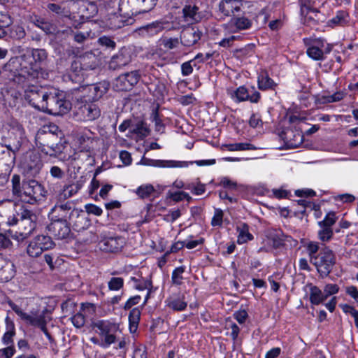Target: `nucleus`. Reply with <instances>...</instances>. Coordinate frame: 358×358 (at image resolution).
Segmentation results:
<instances>
[{
  "label": "nucleus",
  "instance_id": "nucleus-9",
  "mask_svg": "<svg viewBox=\"0 0 358 358\" xmlns=\"http://www.w3.org/2000/svg\"><path fill=\"white\" fill-rule=\"evenodd\" d=\"M93 327L97 329L99 334L103 338L99 345L103 348H108L116 341V333L118 325L108 320H99L93 323Z\"/></svg>",
  "mask_w": 358,
  "mask_h": 358
},
{
  "label": "nucleus",
  "instance_id": "nucleus-15",
  "mask_svg": "<svg viewBox=\"0 0 358 358\" xmlns=\"http://www.w3.org/2000/svg\"><path fill=\"white\" fill-rule=\"evenodd\" d=\"M300 1V12L301 15H304V22L310 24H319L324 22L327 17L318 9L310 6V0Z\"/></svg>",
  "mask_w": 358,
  "mask_h": 358
},
{
  "label": "nucleus",
  "instance_id": "nucleus-30",
  "mask_svg": "<svg viewBox=\"0 0 358 358\" xmlns=\"http://www.w3.org/2000/svg\"><path fill=\"white\" fill-rule=\"evenodd\" d=\"M307 287H309V301L312 305H320L327 299L324 291L317 286L310 283Z\"/></svg>",
  "mask_w": 358,
  "mask_h": 358
},
{
  "label": "nucleus",
  "instance_id": "nucleus-7",
  "mask_svg": "<svg viewBox=\"0 0 358 358\" xmlns=\"http://www.w3.org/2000/svg\"><path fill=\"white\" fill-rule=\"evenodd\" d=\"M303 42L306 46L307 55L313 60L323 61L326 59V55L332 50L333 45L322 38H304Z\"/></svg>",
  "mask_w": 358,
  "mask_h": 358
},
{
  "label": "nucleus",
  "instance_id": "nucleus-11",
  "mask_svg": "<svg viewBox=\"0 0 358 358\" xmlns=\"http://www.w3.org/2000/svg\"><path fill=\"white\" fill-rule=\"evenodd\" d=\"M100 115L101 110L93 101L78 103L74 111V117L78 121H94Z\"/></svg>",
  "mask_w": 358,
  "mask_h": 358
},
{
  "label": "nucleus",
  "instance_id": "nucleus-26",
  "mask_svg": "<svg viewBox=\"0 0 358 358\" xmlns=\"http://www.w3.org/2000/svg\"><path fill=\"white\" fill-rule=\"evenodd\" d=\"M266 236L272 242L275 249L281 248L285 241H289L291 239V236L285 235L282 230L278 229H268Z\"/></svg>",
  "mask_w": 358,
  "mask_h": 358
},
{
  "label": "nucleus",
  "instance_id": "nucleus-57",
  "mask_svg": "<svg viewBox=\"0 0 358 358\" xmlns=\"http://www.w3.org/2000/svg\"><path fill=\"white\" fill-rule=\"evenodd\" d=\"M224 213L220 208H215L214 215L211 220V225L213 227H220L223 222Z\"/></svg>",
  "mask_w": 358,
  "mask_h": 358
},
{
  "label": "nucleus",
  "instance_id": "nucleus-2",
  "mask_svg": "<svg viewBox=\"0 0 358 358\" xmlns=\"http://www.w3.org/2000/svg\"><path fill=\"white\" fill-rule=\"evenodd\" d=\"M13 197L22 203L38 205L44 201L47 191L44 186L35 179H23L18 174H13L10 180Z\"/></svg>",
  "mask_w": 358,
  "mask_h": 358
},
{
  "label": "nucleus",
  "instance_id": "nucleus-5",
  "mask_svg": "<svg viewBox=\"0 0 358 358\" xmlns=\"http://www.w3.org/2000/svg\"><path fill=\"white\" fill-rule=\"evenodd\" d=\"M336 262L335 253L324 245H322L319 255L310 262L315 266L321 278H327L331 273Z\"/></svg>",
  "mask_w": 358,
  "mask_h": 358
},
{
  "label": "nucleus",
  "instance_id": "nucleus-35",
  "mask_svg": "<svg viewBox=\"0 0 358 358\" xmlns=\"http://www.w3.org/2000/svg\"><path fill=\"white\" fill-rule=\"evenodd\" d=\"M167 306L174 311H182L186 309L187 303L185 301V296H171L166 301Z\"/></svg>",
  "mask_w": 358,
  "mask_h": 358
},
{
  "label": "nucleus",
  "instance_id": "nucleus-4",
  "mask_svg": "<svg viewBox=\"0 0 358 358\" xmlns=\"http://www.w3.org/2000/svg\"><path fill=\"white\" fill-rule=\"evenodd\" d=\"M35 143L38 149L44 154L55 156L62 152L59 137L48 127H43L36 134Z\"/></svg>",
  "mask_w": 358,
  "mask_h": 358
},
{
  "label": "nucleus",
  "instance_id": "nucleus-55",
  "mask_svg": "<svg viewBox=\"0 0 358 358\" xmlns=\"http://www.w3.org/2000/svg\"><path fill=\"white\" fill-rule=\"evenodd\" d=\"M185 188L188 190H190L191 192L195 195H201L206 191L205 185L201 184L200 182L197 183L196 185L194 183L188 184L187 185L185 186Z\"/></svg>",
  "mask_w": 358,
  "mask_h": 358
},
{
  "label": "nucleus",
  "instance_id": "nucleus-59",
  "mask_svg": "<svg viewBox=\"0 0 358 358\" xmlns=\"http://www.w3.org/2000/svg\"><path fill=\"white\" fill-rule=\"evenodd\" d=\"M339 289V286L337 284L329 283L325 285L323 291L327 299H328L329 296L337 294Z\"/></svg>",
  "mask_w": 358,
  "mask_h": 358
},
{
  "label": "nucleus",
  "instance_id": "nucleus-63",
  "mask_svg": "<svg viewBox=\"0 0 358 358\" xmlns=\"http://www.w3.org/2000/svg\"><path fill=\"white\" fill-rule=\"evenodd\" d=\"M249 124L252 128H257L259 127H262L263 122L261 116L257 113H253L250 116L249 120Z\"/></svg>",
  "mask_w": 358,
  "mask_h": 358
},
{
  "label": "nucleus",
  "instance_id": "nucleus-48",
  "mask_svg": "<svg viewBox=\"0 0 358 358\" xmlns=\"http://www.w3.org/2000/svg\"><path fill=\"white\" fill-rule=\"evenodd\" d=\"M338 217L334 211H329L327 213L323 220L318 222L319 226L329 227L332 228V226L336 222Z\"/></svg>",
  "mask_w": 358,
  "mask_h": 358
},
{
  "label": "nucleus",
  "instance_id": "nucleus-60",
  "mask_svg": "<svg viewBox=\"0 0 358 358\" xmlns=\"http://www.w3.org/2000/svg\"><path fill=\"white\" fill-rule=\"evenodd\" d=\"M71 322L76 328H80L85 325V317L83 314L78 313L71 317Z\"/></svg>",
  "mask_w": 358,
  "mask_h": 358
},
{
  "label": "nucleus",
  "instance_id": "nucleus-27",
  "mask_svg": "<svg viewBox=\"0 0 358 358\" xmlns=\"http://www.w3.org/2000/svg\"><path fill=\"white\" fill-rule=\"evenodd\" d=\"M242 0H222L218 5L219 11L225 17H229L235 12H239Z\"/></svg>",
  "mask_w": 358,
  "mask_h": 358
},
{
  "label": "nucleus",
  "instance_id": "nucleus-47",
  "mask_svg": "<svg viewBox=\"0 0 358 358\" xmlns=\"http://www.w3.org/2000/svg\"><path fill=\"white\" fill-rule=\"evenodd\" d=\"M254 52L255 45L253 44H248L244 48L236 50L235 55L238 58H245L252 56Z\"/></svg>",
  "mask_w": 358,
  "mask_h": 358
},
{
  "label": "nucleus",
  "instance_id": "nucleus-42",
  "mask_svg": "<svg viewBox=\"0 0 358 358\" xmlns=\"http://www.w3.org/2000/svg\"><path fill=\"white\" fill-rule=\"evenodd\" d=\"M125 22L122 20V17L117 14H113L110 15L107 25L110 29H118L124 26Z\"/></svg>",
  "mask_w": 358,
  "mask_h": 358
},
{
  "label": "nucleus",
  "instance_id": "nucleus-50",
  "mask_svg": "<svg viewBox=\"0 0 358 358\" xmlns=\"http://www.w3.org/2000/svg\"><path fill=\"white\" fill-rule=\"evenodd\" d=\"M83 68L79 57H76L75 59L71 62L70 66V71L77 78L81 79L80 73L83 71Z\"/></svg>",
  "mask_w": 358,
  "mask_h": 358
},
{
  "label": "nucleus",
  "instance_id": "nucleus-39",
  "mask_svg": "<svg viewBox=\"0 0 358 358\" xmlns=\"http://www.w3.org/2000/svg\"><path fill=\"white\" fill-rule=\"evenodd\" d=\"M322 245L323 244L321 247L320 243L316 241H310L306 245L305 247L310 258V262L319 255L320 250L322 248Z\"/></svg>",
  "mask_w": 358,
  "mask_h": 358
},
{
  "label": "nucleus",
  "instance_id": "nucleus-17",
  "mask_svg": "<svg viewBox=\"0 0 358 358\" xmlns=\"http://www.w3.org/2000/svg\"><path fill=\"white\" fill-rule=\"evenodd\" d=\"M141 78L139 71H132L121 74L115 80L114 87L117 91H128L136 85Z\"/></svg>",
  "mask_w": 358,
  "mask_h": 358
},
{
  "label": "nucleus",
  "instance_id": "nucleus-21",
  "mask_svg": "<svg viewBox=\"0 0 358 358\" xmlns=\"http://www.w3.org/2000/svg\"><path fill=\"white\" fill-rule=\"evenodd\" d=\"M47 228L50 234L57 239H64L71 232L68 222L51 220Z\"/></svg>",
  "mask_w": 358,
  "mask_h": 358
},
{
  "label": "nucleus",
  "instance_id": "nucleus-36",
  "mask_svg": "<svg viewBox=\"0 0 358 358\" xmlns=\"http://www.w3.org/2000/svg\"><path fill=\"white\" fill-rule=\"evenodd\" d=\"M199 7L197 6L186 5L182 8L183 16L187 20H191L192 22H198L201 20V16L199 13Z\"/></svg>",
  "mask_w": 358,
  "mask_h": 358
},
{
  "label": "nucleus",
  "instance_id": "nucleus-6",
  "mask_svg": "<svg viewBox=\"0 0 358 358\" xmlns=\"http://www.w3.org/2000/svg\"><path fill=\"white\" fill-rule=\"evenodd\" d=\"M71 103L66 100L62 92L47 93L44 107L42 110L49 114L59 116L69 111Z\"/></svg>",
  "mask_w": 358,
  "mask_h": 358
},
{
  "label": "nucleus",
  "instance_id": "nucleus-29",
  "mask_svg": "<svg viewBox=\"0 0 358 358\" xmlns=\"http://www.w3.org/2000/svg\"><path fill=\"white\" fill-rule=\"evenodd\" d=\"M350 22V15L348 11L339 10L336 13V15L327 22V26L331 28L337 27H345Z\"/></svg>",
  "mask_w": 358,
  "mask_h": 358
},
{
  "label": "nucleus",
  "instance_id": "nucleus-38",
  "mask_svg": "<svg viewBox=\"0 0 358 358\" xmlns=\"http://www.w3.org/2000/svg\"><path fill=\"white\" fill-rule=\"evenodd\" d=\"M34 23L47 34L54 35L56 33V26L43 18L36 17L34 20Z\"/></svg>",
  "mask_w": 358,
  "mask_h": 358
},
{
  "label": "nucleus",
  "instance_id": "nucleus-40",
  "mask_svg": "<svg viewBox=\"0 0 358 358\" xmlns=\"http://www.w3.org/2000/svg\"><path fill=\"white\" fill-rule=\"evenodd\" d=\"M155 192V189L152 185L146 184L139 186L135 191V193L141 199H145L150 197Z\"/></svg>",
  "mask_w": 358,
  "mask_h": 358
},
{
  "label": "nucleus",
  "instance_id": "nucleus-16",
  "mask_svg": "<svg viewBox=\"0 0 358 358\" xmlns=\"http://www.w3.org/2000/svg\"><path fill=\"white\" fill-rule=\"evenodd\" d=\"M47 92L38 86H29L24 92V99L33 107L42 110L44 107Z\"/></svg>",
  "mask_w": 358,
  "mask_h": 358
},
{
  "label": "nucleus",
  "instance_id": "nucleus-32",
  "mask_svg": "<svg viewBox=\"0 0 358 358\" xmlns=\"http://www.w3.org/2000/svg\"><path fill=\"white\" fill-rule=\"evenodd\" d=\"M238 232L237 243L239 245L244 244L254 238L253 235L249 231V225L245 222H241L236 226Z\"/></svg>",
  "mask_w": 358,
  "mask_h": 358
},
{
  "label": "nucleus",
  "instance_id": "nucleus-49",
  "mask_svg": "<svg viewBox=\"0 0 358 358\" xmlns=\"http://www.w3.org/2000/svg\"><path fill=\"white\" fill-rule=\"evenodd\" d=\"M124 279L121 277H112L108 282L109 290L119 291L124 286Z\"/></svg>",
  "mask_w": 358,
  "mask_h": 358
},
{
  "label": "nucleus",
  "instance_id": "nucleus-56",
  "mask_svg": "<svg viewBox=\"0 0 358 358\" xmlns=\"http://www.w3.org/2000/svg\"><path fill=\"white\" fill-rule=\"evenodd\" d=\"M10 36L16 40H21L26 36L24 29L20 25H15L10 29Z\"/></svg>",
  "mask_w": 358,
  "mask_h": 358
},
{
  "label": "nucleus",
  "instance_id": "nucleus-64",
  "mask_svg": "<svg viewBox=\"0 0 358 358\" xmlns=\"http://www.w3.org/2000/svg\"><path fill=\"white\" fill-rule=\"evenodd\" d=\"M85 208L87 214H92L96 216H100L103 213L100 207L92 203L86 204Z\"/></svg>",
  "mask_w": 358,
  "mask_h": 358
},
{
  "label": "nucleus",
  "instance_id": "nucleus-22",
  "mask_svg": "<svg viewBox=\"0 0 358 358\" xmlns=\"http://www.w3.org/2000/svg\"><path fill=\"white\" fill-rule=\"evenodd\" d=\"M124 244V239L120 236L104 238L99 243L101 250L111 253H116L120 251Z\"/></svg>",
  "mask_w": 358,
  "mask_h": 358
},
{
  "label": "nucleus",
  "instance_id": "nucleus-13",
  "mask_svg": "<svg viewBox=\"0 0 358 358\" xmlns=\"http://www.w3.org/2000/svg\"><path fill=\"white\" fill-rule=\"evenodd\" d=\"M75 208L71 201L57 203L49 212L48 217L50 220L69 222Z\"/></svg>",
  "mask_w": 358,
  "mask_h": 358
},
{
  "label": "nucleus",
  "instance_id": "nucleus-14",
  "mask_svg": "<svg viewBox=\"0 0 358 358\" xmlns=\"http://www.w3.org/2000/svg\"><path fill=\"white\" fill-rule=\"evenodd\" d=\"M252 91L250 92L245 86H240L236 90H228V94L236 103L249 101L253 103H257L261 99V94L256 90L255 87H252Z\"/></svg>",
  "mask_w": 358,
  "mask_h": 358
},
{
  "label": "nucleus",
  "instance_id": "nucleus-8",
  "mask_svg": "<svg viewBox=\"0 0 358 358\" xmlns=\"http://www.w3.org/2000/svg\"><path fill=\"white\" fill-rule=\"evenodd\" d=\"M9 306L12 310L24 321L29 324L31 326L38 327L41 329H44L46 327L48 322L50 318H48L46 313L48 309L45 308L41 313L31 312V314H28L22 311V310L12 301H8Z\"/></svg>",
  "mask_w": 358,
  "mask_h": 358
},
{
  "label": "nucleus",
  "instance_id": "nucleus-58",
  "mask_svg": "<svg viewBox=\"0 0 358 358\" xmlns=\"http://www.w3.org/2000/svg\"><path fill=\"white\" fill-rule=\"evenodd\" d=\"M151 120L155 122L156 130L160 131L164 129V125L162 123V121L159 117V111L157 108L153 110L151 114Z\"/></svg>",
  "mask_w": 358,
  "mask_h": 358
},
{
  "label": "nucleus",
  "instance_id": "nucleus-53",
  "mask_svg": "<svg viewBox=\"0 0 358 358\" xmlns=\"http://www.w3.org/2000/svg\"><path fill=\"white\" fill-rule=\"evenodd\" d=\"M98 43L101 46L105 47L106 48H108L110 50H114L116 48L115 41H114V40L110 36H101L98 39Z\"/></svg>",
  "mask_w": 358,
  "mask_h": 358
},
{
  "label": "nucleus",
  "instance_id": "nucleus-43",
  "mask_svg": "<svg viewBox=\"0 0 358 358\" xmlns=\"http://www.w3.org/2000/svg\"><path fill=\"white\" fill-rule=\"evenodd\" d=\"M224 146L229 151L253 150L256 149L254 145L248 143H237L232 144H227Z\"/></svg>",
  "mask_w": 358,
  "mask_h": 358
},
{
  "label": "nucleus",
  "instance_id": "nucleus-51",
  "mask_svg": "<svg viewBox=\"0 0 358 358\" xmlns=\"http://www.w3.org/2000/svg\"><path fill=\"white\" fill-rule=\"evenodd\" d=\"M132 132L141 136H147L150 133V130L146 124L143 121H141L135 124L132 129Z\"/></svg>",
  "mask_w": 358,
  "mask_h": 358
},
{
  "label": "nucleus",
  "instance_id": "nucleus-34",
  "mask_svg": "<svg viewBox=\"0 0 358 358\" xmlns=\"http://www.w3.org/2000/svg\"><path fill=\"white\" fill-rule=\"evenodd\" d=\"M83 70H93L98 66V61L96 55L92 52H86L79 57Z\"/></svg>",
  "mask_w": 358,
  "mask_h": 358
},
{
  "label": "nucleus",
  "instance_id": "nucleus-52",
  "mask_svg": "<svg viewBox=\"0 0 358 358\" xmlns=\"http://www.w3.org/2000/svg\"><path fill=\"white\" fill-rule=\"evenodd\" d=\"M80 189L79 184H72L64 187L62 194L64 198H69L76 194Z\"/></svg>",
  "mask_w": 358,
  "mask_h": 358
},
{
  "label": "nucleus",
  "instance_id": "nucleus-18",
  "mask_svg": "<svg viewBox=\"0 0 358 358\" xmlns=\"http://www.w3.org/2000/svg\"><path fill=\"white\" fill-rule=\"evenodd\" d=\"M278 136L288 148H298L303 143V134L301 131L296 129H283L278 132Z\"/></svg>",
  "mask_w": 358,
  "mask_h": 358
},
{
  "label": "nucleus",
  "instance_id": "nucleus-19",
  "mask_svg": "<svg viewBox=\"0 0 358 358\" xmlns=\"http://www.w3.org/2000/svg\"><path fill=\"white\" fill-rule=\"evenodd\" d=\"M131 62V52L128 48H122L117 53L114 55L108 62L110 70H118L128 65Z\"/></svg>",
  "mask_w": 358,
  "mask_h": 358
},
{
  "label": "nucleus",
  "instance_id": "nucleus-46",
  "mask_svg": "<svg viewBox=\"0 0 358 358\" xmlns=\"http://www.w3.org/2000/svg\"><path fill=\"white\" fill-rule=\"evenodd\" d=\"M141 318V310L138 308H134L131 310L129 315V322L130 329L137 328Z\"/></svg>",
  "mask_w": 358,
  "mask_h": 358
},
{
  "label": "nucleus",
  "instance_id": "nucleus-12",
  "mask_svg": "<svg viewBox=\"0 0 358 358\" xmlns=\"http://www.w3.org/2000/svg\"><path fill=\"white\" fill-rule=\"evenodd\" d=\"M55 243L50 236L38 235L29 241L27 253L31 257H38L44 251L52 249Z\"/></svg>",
  "mask_w": 358,
  "mask_h": 358
},
{
  "label": "nucleus",
  "instance_id": "nucleus-44",
  "mask_svg": "<svg viewBox=\"0 0 358 358\" xmlns=\"http://www.w3.org/2000/svg\"><path fill=\"white\" fill-rule=\"evenodd\" d=\"M185 271V266L176 267L172 272L171 282L173 285H181L184 279L182 274Z\"/></svg>",
  "mask_w": 358,
  "mask_h": 358
},
{
  "label": "nucleus",
  "instance_id": "nucleus-61",
  "mask_svg": "<svg viewBox=\"0 0 358 358\" xmlns=\"http://www.w3.org/2000/svg\"><path fill=\"white\" fill-rule=\"evenodd\" d=\"M180 40L178 38H164L162 41L163 45L168 49H173L178 47Z\"/></svg>",
  "mask_w": 358,
  "mask_h": 358
},
{
  "label": "nucleus",
  "instance_id": "nucleus-25",
  "mask_svg": "<svg viewBox=\"0 0 358 358\" xmlns=\"http://www.w3.org/2000/svg\"><path fill=\"white\" fill-rule=\"evenodd\" d=\"M202 36V32L199 29L189 27L184 29L180 34V43L187 47L195 45Z\"/></svg>",
  "mask_w": 358,
  "mask_h": 358
},
{
  "label": "nucleus",
  "instance_id": "nucleus-31",
  "mask_svg": "<svg viewBox=\"0 0 358 358\" xmlns=\"http://www.w3.org/2000/svg\"><path fill=\"white\" fill-rule=\"evenodd\" d=\"M258 88L262 91L274 90L277 84L269 77L266 71H262L257 77Z\"/></svg>",
  "mask_w": 358,
  "mask_h": 358
},
{
  "label": "nucleus",
  "instance_id": "nucleus-3",
  "mask_svg": "<svg viewBox=\"0 0 358 358\" xmlns=\"http://www.w3.org/2000/svg\"><path fill=\"white\" fill-rule=\"evenodd\" d=\"M11 213L6 215L4 222L9 226L18 224V229L24 232V234L31 235L36 227L37 215L33 210L22 206L18 211L14 213L10 208Z\"/></svg>",
  "mask_w": 358,
  "mask_h": 358
},
{
  "label": "nucleus",
  "instance_id": "nucleus-62",
  "mask_svg": "<svg viewBox=\"0 0 358 358\" xmlns=\"http://www.w3.org/2000/svg\"><path fill=\"white\" fill-rule=\"evenodd\" d=\"M15 353L14 345L0 349V358H11Z\"/></svg>",
  "mask_w": 358,
  "mask_h": 358
},
{
  "label": "nucleus",
  "instance_id": "nucleus-28",
  "mask_svg": "<svg viewBox=\"0 0 358 358\" xmlns=\"http://www.w3.org/2000/svg\"><path fill=\"white\" fill-rule=\"evenodd\" d=\"M144 164L151 165L159 167H168V168H176V167H187L189 164H193V162H185V161H175V160H160V159H150L143 158Z\"/></svg>",
  "mask_w": 358,
  "mask_h": 358
},
{
  "label": "nucleus",
  "instance_id": "nucleus-20",
  "mask_svg": "<svg viewBox=\"0 0 358 358\" xmlns=\"http://www.w3.org/2000/svg\"><path fill=\"white\" fill-rule=\"evenodd\" d=\"M68 223L69 227L71 226L73 229L76 231H80L86 229L90 226V220L88 218L86 213L80 209L75 208Z\"/></svg>",
  "mask_w": 358,
  "mask_h": 358
},
{
  "label": "nucleus",
  "instance_id": "nucleus-37",
  "mask_svg": "<svg viewBox=\"0 0 358 358\" xmlns=\"http://www.w3.org/2000/svg\"><path fill=\"white\" fill-rule=\"evenodd\" d=\"M136 0H120L119 10L125 15H130L138 11L135 6Z\"/></svg>",
  "mask_w": 358,
  "mask_h": 358
},
{
  "label": "nucleus",
  "instance_id": "nucleus-54",
  "mask_svg": "<svg viewBox=\"0 0 358 358\" xmlns=\"http://www.w3.org/2000/svg\"><path fill=\"white\" fill-rule=\"evenodd\" d=\"M13 23V19L8 11L0 10V27L3 29L11 25Z\"/></svg>",
  "mask_w": 358,
  "mask_h": 358
},
{
  "label": "nucleus",
  "instance_id": "nucleus-45",
  "mask_svg": "<svg viewBox=\"0 0 358 358\" xmlns=\"http://www.w3.org/2000/svg\"><path fill=\"white\" fill-rule=\"evenodd\" d=\"M319 227L320 229L317 232L318 238L322 242L329 241L334 236L332 228L323 226Z\"/></svg>",
  "mask_w": 358,
  "mask_h": 358
},
{
  "label": "nucleus",
  "instance_id": "nucleus-41",
  "mask_svg": "<svg viewBox=\"0 0 358 358\" xmlns=\"http://www.w3.org/2000/svg\"><path fill=\"white\" fill-rule=\"evenodd\" d=\"M131 281L134 282L135 289L140 291L145 290L147 288L153 287L151 279H145L143 278H136V277H131Z\"/></svg>",
  "mask_w": 358,
  "mask_h": 358
},
{
  "label": "nucleus",
  "instance_id": "nucleus-33",
  "mask_svg": "<svg viewBox=\"0 0 358 358\" xmlns=\"http://www.w3.org/2000/svg\"><path fill=\"white\" fill-rule=\"evenodd\" d=\"M231 28L235 27L236 31L245 30L251 27L252 21L245 16L234 17L229 22Z\"/></svg>",
  "mask_w": 358,
  "mask_h": 358
},
{
  "label": "nucleus",
  "instance_id": "nucleus-23",
  "mask_svg": "<svg viewBox=\"0 0 358 358\" xmlns=\"http://www.w3.org/2000/svg\"><path fill=\"white\" fill-rule=\"evenodd\" d=\"M110 84L103 80L85 87L84 90L88 92L87 97L90 100L96 101L101 99L108 90Z\"/></svg>",
  "mask_w": 358,
  "mask_h": 358
},
{
  "label": "nucleus",
  "instance_id": "nucleus-10",
  "mask_svg": "<svg viewBox=\"0 0 358 358\" xmlns=\"http://www.w3.org/2000/svg\"><path fill=\"white\" fill-rule=\"evenodd\" d=\"M43 162L40 154L34 150H29L23 154L20 166L27 174L36 176L43 167Z\"/></svg>",
  "mask_w": 358,
  "mask_h": 358
},
{
  "label": "nucleus",
  "instance_id": "nucleus-24",
  "mask_svg": "<svg viewBox=\"0 0 358 358\" xmlns=\"http://www.w3.org/2000/svg\"><path fill=\"white\" fill-rule=\"evenodd\" d=\"M166 22L164 21H155L141 27L136 30V33L144 38L152 37L162 32Z\"/></svg>",
  "mask_w": 358,
  "mask_h": 358
},
{
  "label": "nucleus",
  "instance_id": "nucleus-1",
  "mask_svg": "<svg viewBox=\"0 0 358 358\" xmlns=\"http://www.w3.org/2000/svg\"><path fill=\"white\" fill-rule=\"evenodd\" d=\"M48 54L43 48H28L18 57H11L3 66L2 72L10 80L23 82L24 80L45 79L48 73L43 67Z\"/></svg>",
  "mask_w": 358,
  "mask_h": 358
}]
</instances>
